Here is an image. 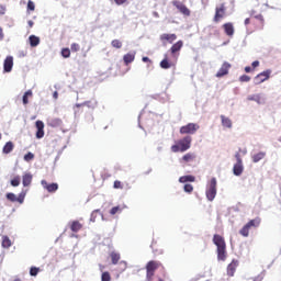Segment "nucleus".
Returning a JSON list of instances; mask_svg holds the SVG:
<instances>
[{
	"instance_id": "obj_39",
	"label": "nucleus",
	"mask_w": 281,
	"mask_h": 281,
	"mask_svg": "<svg viewBox=\"0 0 281 281\" xmlns=\"http://www.w3.org/2000/svg\"><path fill=\"white\" fill-rule=\"evenodd\" d=\"M8 201H11V203H16V194L14 193H7Z\"/></svg>"
},
{
	"instance_id": "obj_44",
	"label": "nucleus",
	"mask_w": 281,
	"mask_h": 281,
	"mask_svg": "<svg viewBox=\"0 0 281 281\" xmlns=\"http://www.w3.org/2000/svg\"><path fill=\"white\" fill-rule=\"evenodd\" d=\"M95 102L86 101L83 102V106H88V109H95Z\"/></svg>"
},
{
	"instance_id": "obj_36",
	"label": "nucleus",
	"mask_w": 281,
	"mask_h": 281,
	"mask_svg": "<svg viewBox=\"0 0 281 281\" xmlns=\"http://www.w3.org/2000/svg\"><path fill=\"white\" fill-rule=\"evenodd\" d=\"M117 212H119L120 214H122V207H120V206H114V207H112L111 211H110V214H111L112 216H115V214H117Z\"/></svg>"
},
{
	"instance_id": "obj_47",
	"label": "nucleus",
	"mask_w": 281,
	"mask_h": 281,
	"mask_svg": "<svg viewBox=\"0 0 281 281\" xmlns=\"http://www.w3.org/2000/svg\"><path fill=\"white\" fill-rule=\"evenodd\" d=\"M249 80H251V77H249L247 75H243L239 77L240 82H249Z\"/></svg>"
},
{
	"instance_id": "obj_49",
	"label": "nucleus",
	"mask_w": 281,
	"mask_h": 281,
	"mask_svg": "<svg viewBox=\"0 0 281 281\" xmlns=\"http://www.w3.org/2000/svg\"><path fill=\"white\" fill-rule=\"evenodd\" d=\"M155 276L154 271L147 270V280L153 281V277Z\"/></svg>"
},
{
	"instance_id": "obj_60",
	"label": "nucleus",
	"mask_w": 281,
	"mask_h": 281,
	"mask_svg": "<svg viewBox=\"0 0 281 281\" xmlns=\"http://www.w3.org/2000/svg\"><path fill=\"white\" fill-rule=\"evenodd\" d=\"M3 38V29L0 27V41Z\"/></svg>"
},
{
	"instance_id": "obj_1",
	"label": "nucleus",
	"mask_w": 281,
	"mask_h": 281,
	"mask_svg": "<svg viewBox=\"0 0 281 281\" xmlns=\"http://www.w3.org/2000/svg\"><path fill=\"white\" fill-rule=\"evenodd\" d=\"M213 243L217 247V260H222V262H225L227 258L225 239L221 235H214Z\"/></svg>"
},
{
	"instance_id": "obj_58",
	"label": "nucleus",
	"mask_w": 281,
	"mask_h": 281,
	"mask_svg": "<svg viewBox=\"0 0 281 281\" xmlns=\"http://www.w3.org/2000/svg\"><path fill=\"white\" fill-rule=\"evenodd\" d=\"M120 265H123V271H126V261H121Z\"/></svg>"
},
{
	"instance_id": "obj_46",
	"label": "nucleus",
	"mask_w": 281,
	"mask_h": 281,
	"mask_svg": "<svg viewBox=\"0 0 281 281\" xmlns=\"http://www.w3.org/2000/svg\"><path fill=\"white\" fill-rule=\"evenodd\" d=\"M30 276H32V277L38 276V268L32 267V268L30 269Z\"/></svg>"
},
{
	"instance_id": "obj_63",
	"label": "nucleus",
	"mask_w": 281,
	"mask_h": 281,
	"mask_svg": "<svg viewBox=\"0 0 281 281\" xmlns=\"http://www.w3.org/2000/svg\"><path fill=\"white\" fill-rule=\"evenodd\" d=\"M20 56H23V57H25V53H23V52H22V53H20Z\"/></svg>"
},
{
	"instance_id": "obj_64",
	"label": "nucleus",
	"mask_w": 281,
	"mask_h": 281,
	"mask_svg": "<svg viewBox=\"0 0 281 281\" xmlns=\"http://www.w3.org/2000/svg\"><path fill=\"white\" fill-rule=\"evenodd\" d=\"M14 281H21V279L16 278V279H14Z\"/></svg>"
},
{
	"instance_id": "obj_22",
	"label": "nucleus",
	"mask_w": 281,
	"mask_h": 281,
	"mask_svg": "<svg viewBox=\"0 0 281 281\" xmlns=\"http://www.w3.org/2000/svg\"><path fill=\"white\" fill-rule=\"evenodd\" d=\"M224 30H225V33L227 34V36H234V24L225 23Z\"/></svg>"
},
{
	"instance_id": "obj_26",
	"label": "nucleus",
	"mask_w": 281,
	"mask_h": 281,
	"mask_svg": "<svg viewBox=\"0 0 281 281\" xmlns=\"http://www.w3.org/2000/svg\"><path fill=\"white\" fill-rule=\"evenodd\" d=\"M11 150H14V144H12V142H8V143L4 145L2 151L4 153V155H10V151H11Z\"/></svg>"
},
{
	"instance_id": "obj_62",
	"label": "nucleus",
	"mask_w": 281,
	"mask_h": 281,
	"mask_svg": "<svg viewBox=\"0 0 281 281\" xmlns=\"http://www.w3.org/2000/svg\"><path fill=\"white\" fill-rule=\"evenodd\" d=\"M245 25H249V18L245 20Z\"/></svg>"
},
{
	"instance_id": "obj_43",
	"label": "nucleus",
	"mask_w": 281,
	"mask_h": 281,
	"mask_svg": "<svg viewBox=\"0 0 281 281\" xmlns=\"http://www.w3.org/2000/svg\"><path fill=\"white\" fill-rule=\"evenodd\" d=\"M32 159H34V155L32 154V151H29L24 155V161H32Z\"/></svg>"
},
{
	"instance_id": "obj_14",
	"label": "nucleus",
	"mask_w": 281,
	"mask_h": 281,
	"mask_svg": "<svg viewBox=\"0 0 281 281\" xmlns=\"http://www.w3.org/2000/svg\"><path fill=\"white\" fill-rule=\"evenodd\" d=\"M236 267H238V260H233L228 266H227V276L233 278L234 273H236Z\"/></svg>"
},
{
	"instance_id": "obj_45",
	"label": "nucleus",
	"mask_w": 281,
	"mask_h": 281,
	"mask_svg": "<svg viewBox=\"0 0 281 281\" xmlns=\"http://www.w3.org/2000/svg\"><path fill=\"white\" fill-rule=\"evenodd\" d=\"M35 9H36V5L34 4V2L32 0H29L27 10H30L31 12H34Z\"/></svg>"
},
{
	"instance_id": "obj_2",
	"label": "nucleus",
	"mask_w": 281,
	"mask_h": 281,
	"mask_svg": "<svg viewBox=\"0 0 281 281\" xmlns=\"http://www.w3.org/2000/svg\"><path fill=\"white\" fill-rule=\"evenodd\" d=\"M192 146V136L187 135L182 139L178 140L177 145L171 146L172 153H186V150H190Z\"/></svg>"
},
{
	"instance_id": "obj_16",
	"label": "nucleus",
	"mask_w": 281,
	"mask_h": 281,
	"mask_svg": "<svg viewBox=\"0 0 281 281\" xmlns=\"http://www.w3.org/2000/svg\"><path fill=\"white\" fill-rule=\"evenodd\" d=\"M29 43L31 47H38V45H41V37L36 35H30Z\"/></svg>"
},
{
	"instance_id": "obj_54",
	"label": "nucleus",
	"mask_w": 281,
	"mask_h": 281,
	"mask_svg": "<svg viewBox=\"0 0 281 281\" xmlns=\"http://www.w3.org/2000/svg\"><path fill=\"white\" fill-rule=\"evenodd\" d=\"M120 186H122V182H120V181H115V182H114V188H115V189L120 188Z\"/></svg>"
},
{
	"instance_id": "obj_24",
	"label": "nucleus",
	"mask_w": 281,
	"mask_h": 281,
	"mask_svg": "<svg viewBox=\"0 0 281 281\" xmlns=\"http://www.w3.org/2000/svg\"><path fill=\"white\" fill-rule=\"evenodd\" d=\"M159 263L157 261H149L146 266V271H157Z\"/></svg>"
},
{
	"instance_id": "obj_19",
	"label": "nucleus",
	"mask_w": 281,
	"mask_h": 281,
	"mask_svg": "<svg viewBox=\"0 0 281 281\" xmlns=\"http://www.w3.org/2000/svg\"><path fill=\"white\" fill-rule=\"evenodd\" d=\"M135 52H130L123 56L125 65H131L135 60Z\"/></svg>"
},
{
	"instance_id": "obj_10",
	"label": "nucleus",
	"mask_w": 281,
	"mask_h": 281,
	"mask_svg": "<svg viewBox=\"0 0 281 281\" xmlns=\"http://www.w3.org/2000/svg\"><path fill=\"white\" fill-rule=\"evenodd\" d=\"M172 4L175 5V8H177V10H179V12H181V14H183L184 16H190V9H188L186 4L179 1H173Z\"/></svg>"
},
{
	"instance_id": "obj_9",
	"label": "nucleus",
	"mask_w": 281,
	"mask_h": 281,
	"mask_svg": "<svg viewBox=\"0 0 281 281\" xmlns=\"http://www.w3.org/2000/svg\"><path fill=\"white\" fill-rule=\"evenodd\" d=\"M247 100L256 102L257 104H265V102H267V98H265V94L262 93L250 94L247 97Z\"/></svg>"
},
{
	"instance_id": "obj_57",
	"label": "nucleus",
	"mask_w": 281,
	"mask_h": 281,
	"mask_svg": "<svg viewBox=\"0 0 281 281\" xmlns=\"http://www.w3.org/2000/svg\"><path fill=\"white\" fill-rule=\"evenodd\" d=\"M53 98H54V100H58V91H55V92L53 93Z\"/></svg>"
},
{
	"instance_id": "obj_4",
	"label": "nucleus",
	"mask_w": 281,
	"mask_h": 281,
	"mask_svg": "<svg viewBox=\"0 0 281 281\" xmlns=\"http://www.w3.org/2000/svg\"><path fill=\"white\" fill-rule=\"evenodd\" d=\"M200 128L201 126L196 123H188L180 127V135H194Z\"/></svg>"
},
{
	"instance_id": "obj_61",
	"label": "nucleus",
	"mask_w": 281,
	"mask_h": 281,
	"mask_svg": "<svg viewBox=\"0 0 281 281\" xmlns=\"http://www.w3.org/2000/svg\"><path fill=\"white\" fill-rule=\"evenodd\" d=\"M80 106H85L83 103H77V104H76V108H77V109H80Z\"/></svg>"
},
{
	"instance_id": "obj_5",
	"label": "nucleus",
	"mask_w": 281,
	"mask_h": 281,
	"mask_svg": "<svg viewBox=\"0 0 281 281\" xmlns=\"http://www.w3.org/2000/svg\"><path fill=\"white\" fill-rule=\"evenodd\" d=\"M271 69L263 70L262 72L258 74L254 78V85H262V82H267L271 78Z\"/></svg>"
},
{
	"instance_id": "obj_38",
	"label": "nucleus",
	"mask_w": 281,
	"mask_h": 281,
	"mask_svg": "<svg viewBox=\"0 0 281 281\" xmlns=\"http://www.w3.org/2000/svg\"><path fill=\"white\" fill-rule=\"evenodd\" d=\"M111 44L112 47H115L116 49H122V42H120V40H113Z\"/></svg>"
},
{
	"instance_id": "obj_59",
	"label": "nucleus",
	"mask_w": 281,
	"mask_h": 281,
	"mask_svg": "<svg viewBox=\"0 0 281 281\" xmlns=\"http://www.w3.org/2000/svg\"><path fill=\"white\" fill-rule=\"evenodd\" d=\"M142 60H143V63H150V58H148V57H143Z\"/></svg>"
},
{
	"instance_id": "obj_31",
	"label": "nucleus",
	"mask_w": 281,
	"mask_h": 281,
	"mask_svg": "<svg viewBox=\"0 0 281 281\" xmlns=\"http://www.w3.org/2000/svg\"><path fill=\"white\" fill-rule=\"evenodd\" d=\"M110 258L112 260V265H117V262H120V252H111Z\"/></svg>"
},
{
	"instance_id": "obj_7",
	"label": "nucleus",
	"mask_w": 281,
	"mask_h": 281,
	"mask_svg": "<svg viewBox=\"0 0 281 281\" xmlns=\"http://www.w3.org/2000/svg\"><path fill=\"white\" fill-rule=\"evenodd\" d=\"M35 126L37 128L35 134L36 139H43L45 137V123L43 121H36Z\"/></svg>"
},
{
	"instance_id": "obj_29",
	"label": "nucleus",
	"mask_w": 281,
	"mask_h": 281,
	"mask_svg": "<svg viewBox=\"0 0 281 281\" xmlns=\"http://www.w3.org/2000/svg\"><path fill=\"white\" fill-rule=\"evenodd\" d=\"M71 232H80L82 229V224L78 221H74L70 226Z\"/></svg>"
},
{
	"instance_id": "obj_53",
	"label": "nucleus",
	"mask_w": 281,
	"mask_h": 281,
	"mask_svg": "<svg viewBox=\"0 0 281 281\" xmlns=\"http://www.w3.org/2000/svg\"><path fill=\"white\" fill-rule=\"evenodd\" d=\"M5 14V7L0 5V15Z\"/></svg>"
},
{
	"instance_id": "obj_50",
	"label": "nucleus",
	"mask_w": 281,
	"mask_h": 281,
	"mask_svg": "<svg viewBox=\"0 0 281 281\" xmlns=\"http://www.w3.org/2000/svg\"><path fill=\"white\" fill-rule=\"evenodd\" d=\"M98 210H94L92 213H91V217H90V221L91 223H95V214H98Z\"/></svg>"
},
{
	"instance_id": "obj_37",
	"label": "nucleus",
	"mask_w": 281,
	"mask_h": 281,
	"mask_svg": "<svg viewBox=\"0 0 281 281\" xmlns=\"http://www.w3.org/2000/svg\"><path fill=\"white\" fill-rule=\"evenodd\" d=\"M183 190H184V192L190 194L194 191V187H192V184L187 183V184H184Z\"/></svg>"
},
{
	"instance_id": "obj_56",
	"label": "nucleus",
	"mask_w": 281,
	"mask_h": 281,
	"mask_svg": "<svg viewBox=\"0 0 281 281\" xmlns=\"http://www.w3.org/2000/svg\"><path fill=\"white\" fill-rule=\"evenodd\" d=\"M27 24H29V27H34V21L29 20V21H27Z\"/></svg>"
},
{
	"instance_id": "obj_28",
	"label": "nucleus",
	"mask_w": 281,
	"mask_h": 281,
	"mask_svg": "<svg viewBox=\"0 0 281 281\" xmlns=\"http://www.w3.org/2000/svg\"><path fill=\"white\" fill-rule=\"evenodd\" d=\"M48 125L53 128H58V126H63V121L60 119H53L49 121Z\"/></svg>"
},
{
	"instance_id": "obj_27",
	"label": "nucleus",
	"mask_w": 281,
	"mask_h": 281,
	"mask_svg": "<svg viewBox=\"0 0 281 281\" xmlns=\"http://www.w3.org/2000/svg\"><path fill=\"white\" fill-rule=\"evenodd\" d=\"M2 247L4 249H10V247H12V240H10V237L8 236L2 237Z\"/></svg>"
},
{
	"instance_id": "obj_12",
	"label": "nucleus",
	"mask_w": 281,
	"mask_h": 281,
	"mask_svg": "<svg viewBox=\"0 0 281 281\" xmlns=\"http://www.w3.org/2000/svg\"><path fill=\"white\" fill-rule=\"evenodd\" d=\"M41 183L43 189L47 190V192H56V190H58V183L56 182L48 184L45 180H42Z\"/></svg>"
},
{
	"instance_id": "obj_35",
	"label": "nucleus",
	"mask_w": 281,
	"mask_h": 281,
	"mask_svg": "<svg viewBox=\"0 0 281 281\" xmlns=\"http://www.w3.org/2000/svg\"><path fill=\"white\" fill-rule=\"evenodd\" d=\"M61 56L63 58H69V56H71V50L69 48H63Z\"/></svg>"
},
{
	"instance_id": "obj_40",
	"label": "nucleus",
	"mask_w": 281,
	"mask_h": 281,
	"mask_svg": "<svg viewBox=\"0 0 281 281\" xmlns=\"http://www.w3.org/2000/svg\"><path fill=\"white\" fill-rule=\"evenodd\" d=\"M101 281H111V274L109 272H103L101 274Z\"/></svg>"
},
{
	"instance_id": "obj_23",
	"label": "nucleus",
	"mask_w": 281,
	"mask_h": 281,
	"mask_svg": "<svg viewBox=\"0 0 281 281\" xmlns=\"http://www.w3.org/2000/svg\"><path fill=\"white\" fill-rule=\"evenodd\" d=\"M181 47H183V42L178 41L176 44L171 46V54H177V52H181Z\"/></svg>"
},
{
	"instance_id": "obj_25",
	"label": "nucleus",
	"mask_w": 281,
	"mask_h": 281,
	"mask_svg": "<svg viewBox=\"0 0 281 281\" xmlns=\"http://www.w3.org/2000/svg\"><path fill=\"white\" fill-rule=\"evenodd\" d=\"M195 158H196V155L192 153H188L182 157V161H184L186 164H190V161H194Z\"/></svg>"
},
{
	"instance_id": "obj_55",
	"label": "nucleus",
	"mask_w": 281,
	"mask_h": 281,
	"mask_svg": "<svg viewBox=\"0 0 281 281\" xmlns=\"http://www.w3.org/2000/svg\"><path fill=\"white\" fill-rule=\"evenodd\" d=\"M245 71H246V74H250L251 72V67L250 66H246L245 67Z\"/></svg>"
},
{
	"instance_id": "obj_48",
	"label": "nucleus",
	"mask_w": 281,
	"mask_h": 281,
	"mask_svg": "<svg viewBox=\"0 0 281 281\" xmlns=\"http://www.w3.org/2000/svg\"><path fill=\"white\" fill-rule=\"evenodd\" d=\"M70 49H71V52H80V45L72 43L70 45Z\"/></svg>"
},
{
	"instance_id": "obj_17",
	"label": "nucleus",
	"mask_w": 281,
	"mask_h": 281,
	"mask_svg": "<svg viewBox=\"0 0 281 281\" xmlns=\"http://www.w3.org/2000/svg\"><path fill=\"white\" fill-rule=\"evenodd\" d=\"M196 181V178L192 175L182 176L179 178V183H194Z\"/></svg>"
},
{
	"instance_id": "obj_30",
	"label": "nucleus",
	"mask_w": 281,
	"mask_h": 281,
	"mask_svg": "<svg viewBox=\"0 0 281 281\" xmlns=\"http://www.w3.org/2000/svg\"><path fill=\"white\" fill-rule=\"evenodd\" d=\"M266 154L263 151H260L252 156L254 164H258V161H261V159H265Z\"/></svg>"
},
{
	"instance_id": "obj_52",
	"label": "nucleus",
	"mask_w": 281,
	"mask_h": 281,
	"mask_svg": "<svg viewBox=\"0 0 281 281\" xmlns=\"http://www.w3.org/2000/svg\"><path fill=\"white\" fill-rule=\"evenodd\" d=\"M251 67H254V69H256V67H260V61L259 60L252 61Z\"/></svg>"
},
{
	"instance_id": "obj_42",
	"label": "nucleus",
	"mask_w": 281,
	"mask_h": 281,
	"mask_svg": "<svg viewBox=\"0 0 281 281\" xmlns=\"http://www.w3.org/2000/svg\"><path fill=\"white\" fill-rule=\"evenodd\" d=\"M23 201H25V192H21L19 196H16V202L23 204Z\"/></svg>"
},
{
	"instance_id": "obj_8",
	"label": "nucleus",
	"mask_w": 281,
	"mask_h": 281,
	"mask_svg": "<svg viewBox=\"0 0 281 281\" xmlns=\"http://www.w3.org/2000/svg\"><path fill=\"white\" fill-rule=\"evenodd\" d=\"M13 67H14V57L7 56V58L3 61V72L10 74V71H12Z\"/></svg>"
},
{
	"instance_id": "obj_3",
	"label": "nucleus",
	"mask_w": 281,
	"mask_h": 281,
	"mask_svg": "<svg viewBox=\"0 0 281 281\" xmlns=\"http://www.w3.org/2000/svg\"><path fill=\"white\" fill-rule=\"evenodd\" d=\"M216 178H211V180L206 183L205 194L207 201H214V199H216Z\"/></svg>"
},
{
	"instance_id": "obj_18",
	"label": "nucleus",
	"mask_w": 281,
	"mask_h": 281,
	"mask_svg": "<svg viewBox=\"0 0 281 281\" xmlns=\"http://www.w3.org/2000/svg\"><path fill=\"white\" fill-rule=\"evenodd\" d=\"M220 117H221V121H222V126L224 128H232V126H233L232 119H229V117H227L223 114Z\"/></svg>"
},
{
	"instance_id": "obj_21",
	"label": "nucleus",
	"mask_w": 281,
	"mask_h": 281,
	"mask_svg": "<svg viewBox=\"0 0 281 281\" xmlns=\"http://www.w3.org/2000/svg\"><path fill=\"white\" fill-rule=\"evenodd\" d=\"M160 41H168L169 43H172L173 41H177L176 34H162L160 35Z\"/></svg>"
},
{
	"instance_id": "obj_41",
	"label": "nucleus",
	"mask_w": 281,
	"mask_h": 281,
	"mask_svg": "<svg viewBox=\"0 0 281 281\" xmlns=\"http://www.w3.org/2000/svg\"><path fill=\"white\" fill-rule=\"evenodd\" d=\"M239 234L244 236V238H247L249 236V231L245 226L239 231Z\"/></svg>"
},
{
	"instance_id": "obj_51",
	"label": "nucleus",
	"mask_w": 281,
	"mask_h": 281,
	"mask_svg": "<svg viewBox=\"0 0 281 281\" xmlns=\"http://www.w3.org/2000/svg\"><path fill=\"white\" fill-rule=\"evenodd\" d=\"M128 0H114V2L116 3V5H124V3H126Z\"/></svg>"
},
{
	"instance_id": "obj_6",
	"label": "nucleus",
	"mask_w": 281,
	"mask_h": 281,
	"mask_svg": "<svg viewBox=\"0 0 281 281\" xmlns=\"http://www.w3.org/2000/svg\"><path fill=\"white\" fill-rule=\"evenodd\" d=\"M237 162L233 167V173L235 177H240L243 175V170H245V167H243V159L240 158V154L235 155Z\"/></svg>"
},
{
	"instance_id": "obj_15",
	"label": "nucleus",
	"mask_w": 281,
	"mask_h": 281,
	"mask_svg": "<svg viewBox=\"0 0 281 281\" xmlns=\"http://www.w3.org/2000/svg\"><path fill=\"white\" fill-rule=\"evenodd\" d=\"M260 222H261L260 217H256L255 220H250L247 224H245L244 227H246L249 232L251 227H259Z\"/></svg>"
},
{
	"instance_id": "obj_13",
	"label": "nucleus",
	"mask_w": 281,
	"mask_h": 281,
	"mask_svg": "<svg viewBox=\"0 0 281 281\" xmlns=\"http://www.w3.org/2000/svg\"><path fill=\"white\" fill-rule=\"evenodd\" d=\"M223 14H225V4H221V7H216L215 9V23H218V20L223 19Z\"/></svg>"
},
{
	"instance_id": "obj_32",
	"label": "nucleus",
	"mask_w": 281,
	"mask_h": 281,
	"mask_svg": "<svg viewBox=\"0 0 281 281\" xmlns=\"http://www.w3.org/2000/svg\"><path fill=\"white\" fill-rule=\"evenodd\" d=\"M32 97V90H27L26 92H24L23 97H22V102L23 104H29V98Z\"/></svg>"
},
{
	"instance_id": "obj_20",
	"label": "nucleus",
	"mask_w": 281,
	"mask_h": 281,
	"mask_svg": "<svg viewBox=\"0 0 281 281\" xmlns=\"http://www.w3.org/2000/svg\"><path fill=\"white\" fill-rule=\"evenodd\" d=\"M22 183L24 188H27L32 183V173H24L22 178Z\"/></svg>"
},
{
	"instance_id": "obj_34",
	"label": "nucleus",
	"mask_w": 281,
	"mask_h": 281,
	"mask_svg": "<svg viewBox=\"0 0 281 281\" xmlns=\"http://www.w3.org/2000/svg\"><path fill=\"white\" fill-rule=\"evenodd\" d=\"M11 186L13 188H19L21 186V177L16 176L14 179L11 180Z\"/></svg>"
},
{
	"instance_id": "obj_11",
	"label": "nucleus",
	"mask_w": 281,
	"mask_h": 281,
	"mask_svg": "<svg viewBox=\"0 0 281 281\" xmlns=\"http://www.w3.org/2000/svg\"><path fill=\"white\" fill-rule=\"evenodd\" d=\"M229 67H232L229 63H224L217 71L216 78H223V76H227V74H229Z\"/></svg>"
},
{
	"instance_id": "obj_33",
	"label": "nucleus",
	"mask_w": 281,
	"mask_h": 281,
	"mask_svg": "<svg viewBox=\"0 0 281 281\" xmlns=\"http://www.w3.org/2000/svg\"><path fill=\"white\" fill-rule=\"evenodd\" d=\"M160 67L161 69H170V67H172L170 61H168V57H165V59L160 61Z\"/></svg>"
}]
</instances>
